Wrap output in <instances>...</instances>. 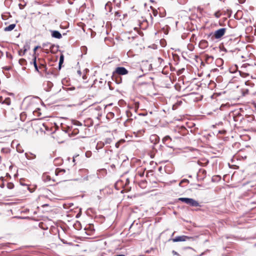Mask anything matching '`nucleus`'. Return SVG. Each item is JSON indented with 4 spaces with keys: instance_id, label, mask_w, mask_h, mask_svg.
<instances>
[{
    "instance_id": "44",
    "label": "nucleus",
    "mask_w": 256,
    "mask_h": 256,
    "mask_svg": "<svg viewBox=\"0 0 256 256\" xmlns=\"http://www.w3.org/2000/svg\"><path fill=\"white\" fill-rule=\"evenodd\" d=\"M209 84L210 86L213 85L214 86H216V84L214 82H210Z\"/></svg>"
},
{
    "instance_id": "43",
    "label": "nucleus",
    "mask_w": 256,
    "mask_h": 256,
    "mask_svg": "<svg viewBox=\"0 0 256 256\" xmlns=\"http://www.w3.org/2000/svg\"><path fill=\"white\" fill-rule=\"evenodd\" d=\"M82 78L84 80H86L87 78V76H86V74H84L82 76Z\"/></svg>"
},
{
    "instance_id": "60",
    "label": "nucleus",
    "mask_w": 256,
    "mask_h": 256,
    "mask_svg": "<svg viewBox=\"0 0 256 256\" xmlns=\"http://www.w3.org/2000/svg\"><path fill=\"white\" fill-rule=\"evenodd\" d=\"M0 186L2 188H4V184H0Z\"/></svg>"
},
{
    "instance_id": "16",
    "label": "nucleus",
    "mask_w": 256,
    "mask_h": 256,
    "mask_svg": "<svg viewBox=\"0 0 256 256\" xmlns=\"http://www.w3.org/2000/svg\"><path fill=\"white\" fill-rule=\"evenodd\" d=\"M238 69V65H232L228 68V70L230 73L234 74L237 72Z\"/></svg>"
},
{
    "instance_id": "36",
    "label": "nucleus",
    "mask_w": 256,
    "mask_h": 256,
    "mask_svg": "<svg viewBox=\"0 0 256 256\" xmlns=\"http://www.w3.org/2000/svg\"><path fill=\"white\" fill-rule=\"evenodd\" d=\"M152 14L154 16H156L158 15V12L156 10H154L152 11Z\"/></svg>"
},
{
    "instance_id": "28",
    "label": "nucleus",
    "mask_w": 256,
    "mask_h": 256,
    "mask_svg": "<svg viewBox=\"0 0 256 256\" xmlns=\"http://www.w3.org/2000/svg\"><path fill=\"white\" fill-rule=\"evenodd\" d=\"M64 61V56L61 54L59 62L58 64H63Z\"/></svg>"
},
{
    "instance_id": "11",
    "label": "nucleus",
    "mask_w": 256,
    "mask_h": 256,
    "mask_svg": "<svg viewBox=\"0 0 256 256\" xmlns=\"http://www.w3.org/2000/svg\"><path fill=\"white\" fill-rule=\"evenodd\" d=\"M51 33V36L52 38L60 39L62 38V34L60 32L56 30H50Z\"/></svg>"
},
{
    "instance_id": "19",
    "label": "nucleus",
    "mask_w": 256,
    "mask_h": 256,
    "mask_svg": "<svg viewBox=\"0 0 256 256\" xmlns=\"http://www.w3.org/2000/svg\"><path fill=\"white\" fill-rule=\"evenodd\" d=\"M42 47L43 48H48L49 47L50 49L54 47V45L50 44V42H47L46 43H44L42 44Z\"/></svg>"
},
{
    "instance_id": "33",
    "label": "nucleus",
    "mask_w": 256,
    "mask_h": 256,
    "mask_svg": "<svg viewBox=\"0 0 256 256\" xmlns=\"http://www.w3.org/2000/svg\"><path fill=\"white\" fill-rule=\"evenodd\" d=\"M85 155H86V156L87 157V158H90L91 156H92V152L90 151H87L86 153H85Z\"/></svg>"
},
{
    "instance_id": "3",
    "label": "nucleus",
    "mask_w": 256,
    "mask_h": 256,
    "mask_svg": "<svg viewBox=\"0 0 256 256\" xmlns=\"http://www.w3.org/2000/svg\"><path fill=\"white\" fill-rule=\"evenodd\" d=\"M194 240V238L189 237L186 236H180L175 237L172 239L174 242H184L188 240Z\"/></svg>"
},
{
    "instance_id": "49",
    "label": "nucleus",
    "mask_w": 256,
    "mask_h": 256,
    "mask_svg": "<svg viewBox=\"0 0 256 256\" xmlns=\"http://www.w3.org/2000/svg\"><path fill=\"white\" fill-rule=\"evenodd\" d=\"M74 88H67V90L68 91V90H74Z\"/></svg>"
},
{
    "instance_id": "26",
    "label": "nucleus",
    "mask_w": 256,
    "mask_h": 256,
    "mask_svg": "<svg viewBox=\"0 0 256 256\" xmlns=\"http://www.w3.org/2000/svg\"><path fill=\"white\" fill-rule=\"evenodd\" d=\"M238 72L240 75L242 77H243V78H246V76L249 75L248 74L246 73V72H242V71H240V70H238Z\"/></svg>"
},
{
    "instance_id": "31",
    "label": "nucleus",
    "mask_w": 256,
    "mask_h": 256,
    "mask_svg": "<svg viewBox=\"0 0 256 256\" xmlns=\"http://www.w3.org/2000/svg\"><path fill=\"white\" fill-rule=\"evenodd\" d=\"M185 70V68H180L178 71H177V74L178 75H180L181 74H182L184 72V71Z\"/></svg>"
},
{
    "instance_id": "5",
    "label": "nucleus",
    "mask_w": 256,
    "mask_h": 256,
    "mask_svg": "<svg viewBox=\"0 0 256 256\" xmlns=\"http://www.w3.org/2000/svg\"><path fill=\"white\" fill-rule=\"evenodd\" d=\"M162 143L164 144L168 148H173V146L172 144V139L169 136H166L162 140Z\"/></svg>"
},
{
    "instance_id": "45",
    "label": "nucleus",
    "mask_w": 256,
    "mask_h": 256,
    "mask_svg": "<svg viewBox=\"0 0 256 256\" xmlns=\"http://www.w3.org/2000/svg\"><path fill=\"white\" fill-rule=\"evenodd\" d=\"M16 150L19 153H22L24 152V150H21V149H19L18 147L16 148Z\"/></svg>"
},
{
    "instance_id": "13",
    "label": "nucleus",
    "mask_w": 256,
    "mask_h": 256,
    "mask_svg": "<svg viewBox=\"0 0 256 256\" xmlns=\"http://www.w3.org/2000/svg\"><path fill=\"white\" fill-rule=\"evenodd\" d=\"M30 48V46L28 44H26L24 46L22 49H21L18 50V54L20 56H24L26 52Z\"/></svg>"
},
{
    "instance_id": "6",
    "label": "nucleus",
    "mask_w": 256,
    "mask_h": 256,
    "mask_svg": "<svg viewBox=\"0 0 256 256\" xmlns=\"http://www.w3.org/2000/svg\"><path fill=\"white\" fill-rule=\"evenodd\" d=\"M140 70L144 72L142 75H140L138 78H141L144 75L148 73V72L152 69V65H140Z\"/></svg>"
},
{
    "instance_id": "38",
    "label": "nucleus",
    "mask_w": 256,
    "mask_h": 256,
    "mask_svg": "<svg viewBox=\"0 0 256 256\" xmlns=\"http://www.w3.org/2000/svg\"><path fill=\"white\" fill-rule=\"evenodd\" d=\"M120 16V12H115V16L117 17V18H118Z\"/></svg>"
},
{
    "instance_id": "52",
    "label": "nucleus",
    "mask_w": 256,
    "mask_h": 256,
    "mask_svg": "<svg viewBox=\"0 0 256 256\" xmlns=\"http://www.w3.org/2000/svg\"><path fill=\"white\" fill-rule=\"evenodd\" d=\"M172 253L174 254V255H178V253L176 252L175 250H172Z\"/></svg>"
},
{
    "instance_id": "32",
    "label": "nucleus",
    "mask_w": 256,
    "mask_h": 256,
    "mask_svg": "<svg viewBox=\"0 0 256 256\" xmlns=\"http://www.w3.org/2000/svg\"><path fill=\"white\" fill-rule=\"evenodd\" d=\"M245 84L246 85V86H250L252 87L254 85V84L253 83H252L251 82H250V80H247L245 82Z\"/></svg>"
},
{
    "instance_id": "8",
    "label": "nucleus",
    "mask_w": 256,
    "mask_h": 256,
    "mask_svg": "<svg viewBox=\"0 0 256 256\" xmlns=\"http://www.w3.org/2000/svg\"><path fill=\"white\" fill-rule=\"evenodd\" d=\"M53 86V84L50 81H45L42 84L43 88L46 92H50Z\"/></svg>"
},
{
    "instance_id": "23",
    "label": "nucleus",
    "mask_w": 256,
    "mask_h": 256,
    "mask_svg": "<svg viewBox=\"0 0 256 256\" xmlns=\"http://www.w3.org/2000/svg\"><path fill=\"white\" fill-rule=\"evenodd\" d=\"M10 98H6L4 99V100L2 102V104H4L8 106H9L10 104Z\"/></svg>"
},
{
    "instance_id": "40",
    "label": "nucleus",
    "mask_w": 256,
    "mask_h": 256,
    "mask_svg": "<svg viewBox=\"0 0 256 256\" xmlns=\"http://www.w3.org/2000/svg\"><path fill=\"white\" fill-rule=\"evenodd\" d=\"M79 155L78 154H76V155H74V156H73V158H72V162H75L76 161V158L77 156H78Z\"/></svg>"
},
{
    "instance_id": "25",
    "label": "nucleus",
    "mask_w": 256,
    "mask_h": 256,
    "mask_svg": "<svg viewBox=\"0 0 256 256\" xmlns=\"http://www.w3.org/2000/svg\"><path fill=\"white\" fill-rule=\"evenodd\" d=\"M188 198H180L178 199V201H180L186 204Z\"/></svg>"
},
{
    "instance_id": "51",
    "label": "nucleus",
    "mask_w": 256,
    "mask_h": 256,
    "mask_svg": "<svg viewBox=\"0 0 256 256\" xmlns=\"http://www.w3.org/2000/svg\"><path fill=\"white\" fill-rule=\"evenodd\" d=\"M77 73H78V74L80 76L82 75V72H81V70H78L77 71Z\"/></svg>"
},
{
    "instance_id": "21",
    "label": "nucleus",
    "mask_w": 256,
    "mask_h": 256,
    "mask_svg": "<svg viewBox=\"0 0 256 256\" xmlns=\"http://www.w3.org/2000/svg\"><path fill=\"white\" fill-rule=\"evenodd\" d=\"M31 57H32V60H30L28 62L30 64H36V56L34 54H32V56H31Z\"/></svg>"
},
{
    "instance_id": "14",
    "label": "nucleus",
    "mask_w": 256,
    "mask_h": 256,
    "mask_svg": "<svg viewBox=\"0 0 256 256\" xmlns=\"http://www.w3.org/2000/svg\"><path fill=\"white\" fill-rule=\"evenodd\" d=\"M172 65H165V66L162 68V73L164 74H168L169 73V68H172L170 66Z\"/></svg>"
},
{
    "instance_id": "39",
    "label": "nucleus",
    "mask_w": 256,
    "mask_h": 256,
    "mask_svg": "<svg viewBox=\"0 0 256 256\" xmlns=\"http://www.w3.org/2000/svg\"><path fill=\"white\" fill-rule=\"evenodd\" d=\"M70 128H66V129H63L62 130L65 132V133H68V131L70 130Z\"/></svg>"
},
{
    "instance_id": "20",
    "label": "nucleus",
    "mask_w": 256,
    "mask_h": 256,
    "mask_svg": "<svg viewBox=\"0 0 256 256\" xmlns=\"http://www.w3.org/2000/svg\"><path fill=\"white\" fill-rule=\"evenodd\" d=\"M74 227L76 230H80L82 228L81 224L79 222H76L74 224Z\"/></svg>"
},
{
    "instance_id": "22",
    "label": "nucleus",
    "mask_w": 256,
    "mask_h": 256,
    "mask_svg": "<svg viewBox=\"0 0 256 256\" xmlns=\"http://www.w3.org/2000/svg\"><path fill=\"white\" fill-rule=\"evenodd\" d=\"M125 142V140H124V139H121L119 141H118V142H116L115 144V146L116 148H118L120 146V144H122L124 142Z\"/></svg>"
},
{
    "instance_id": "56",
    "label": "nucleus",
    "mask_w": 256,
    "mask_h": 256,
    "mask_svg": "<svg viewBox=\"0 0 256 256\" xmlns=\"http://www.w3.org/2000/svg\"><path fill=\"white\" fill-rule=\"evenodd\" d=\"M61 241L64 243V244H70L71 243H67L66 242H65L64 240H62Z\"/></svg>"
},
{
    "instance_id": "42",
    "label": "nucleus",
    "mask_w": 256,
    "mask_h": 256,
    "mask_svg": "<svg viewBox=\"0 0 256 256\" xmlns=\"http://www.w3.org/2000/svg\"><path fill=\"white\" fill-rule=\"evenodd\" d=\"M214 16L216 18H218L220 16V14L218 12H216L214 14Z\"/></svg>"
},
{
    "instance_id": "2",
    "label": "nucleus",
    "mask_w": 256,
    "mask_h": 256,
    "mask_svg": "<svg viewBox=\"0 0 256 256\" xmlns=\"http://www.w3.org/2000/svg\"><path fill=\"white\" fill-rule=\"evenodd\" d=\"M66 174V176H64L63 178H69L70 174V170L68 169L67 170L64 168H56L55 170V174L56 176H62L64 174Z\"/></svg>"
},
{
    "instance_id": "47",
    "label": "nucleus",
    "mask_w": 256,
    "mask_h": 256,
    "mask_svg": "<svg viewBox=\"0 0 256 256\" xmlns=\"http://www.w3.org/2000/svg\"><path fill=\"white\" fill-rule=\"evenodd\" d=\"M144 172H140L139 174V176H140V177H143L144 176Z\"/></svg>"
},
{
    "instance_id": "64",
    "label": "nucleus",
    "mask_w": 256,
    "mask_h": 256,
    "mask_svg": "<svg viewBox=\"0 0 256 256\" xmlns=\"http://www.w3.org/2000/svg\"><path fill=\"white\" fill-rule=\"evenodd\" d=\"M110 114L111 116H114V114L113 112H110Z\"/></svg>"
},
{
    "instance_id": "41",
    "label": "nucleus",
    "mask_w": 256,
    "mask_h": 256,
    "mask_svg": "<svg viewBox=\"0 0 256 256\" xmlns=\"http://www.w3.org/2000/svg\"><path fill=\"white\" fill-rule=\"evenodd\" d=\"M248 93V90L246 89L243 92V95L245 96L246 94Z\"/></svg>"
},
{
    "instance_id": "29",
    "label": "nucleus",
    "mask_w": 256,
    "mask_h": 256,
    "mask_svg": "<svg viewBox=\"0 0 256 256\" xmlns=\"http://www.w3.org/2000/svg\"><path fill=\"white\" fill-rule=\"evenodd\" d=\"M133 120V118H128L126 121L125 122H124V125L125 126H127V124L128 122H132V121Z\"/></svg>"
},
{
    "instance_id": "37",
    "label": "nucleus",
    "mask_w": 256,
    "mask_h": 256,
    "mask_svg": "<svg viewBox=\"0 0 256 256\" xmlns=\"http://www.w3.org/2000/svg\"><path fill=\"white\" fill-rule=\"evenodd\" d=\"M189 182V180L187 179H183L181 182H180V185L181 184H182V182Z\"/></svg>"
},
{
    "instance_id": "53",
    "label": "nucleus",
    "mask_w": 256,
    "mask_h": 256,
    "mask_svg": "<svg viewBox=\"0 0 256 256\" xmlns=\"http://www.w3.org/2000/svg\"><path fill=\"white\" fill-rule=\"evenodd\" d=\"M40 48V46H36L34 49V52H35L36 51V50L38 48Z\"/></svg>"
},
{
    "instance_id": "55",
    "label": "nucleus",
    "mask_w": 256,
    "mask_h": 256,
    "mask_svg": "<svg viewBox=\"0 0 256 256\" xmlns=\"http://www.w3.org/2000/svg\"><path fill=\"white\" fill-rule=\"evenodd\" d=\"M58 70H60L62 67H64V65H58Z\"/></svg>"
},
{
    "instance_id": "1",
    "label": "nucleus",
    "mask_w": 256,
    "mask_h": 256,
    "mask_svg": "<svg viewBox=\"0 0 256 256\" xmlns=\"http://www.w3.org/2000/svg\"><path fill=\"white\" fill-rule=\"evenodd\" d=\"M35 70L37 71L41 76H47L53 74L52 68L48 69L46 65H34Z\"/></svg>"
},
{
    "instance_id": "34",
    "label": "nucleus",
    "mask_w": 256,
    "mask_h": 256,
    "mask_svg": "<svg viewBox=\"0 0 256 256\" xmlns=\"http://www.w3.org/2000/svg\"><path fill=\"white\" fill-rule=\"evenodd\" d=\"M117 0H114V2L116 3V5L118 8H120V2L119 1L116 2Z\"/></svg>"
},
{
    "instance_id": "63",
    "label": "nucleus",
    "mask_w": 256,
    "mask_h": 256,
    "mask_svg": "<svg viewBox=\"0 0 256 256\" xmlns=\"http://www.w3.org/2000/svg\"><path fill=\"white\" fill-rule=\"evenodd\" d=\"M0 180H4V177L1 176V177L0 178Z\"/></svg>"
},
{
    "instance_id": "30",
    "label": "nucleus",
    "mask_w": 256,
    "mask_h": 256,
    "mask_svg": "<svg viewBox=\"0 0 256 256\" xmlns=\"http://www.w3.org/2000/svg\"><path fill=\"white\" fill-rule=\"evenodd\" d=\"M126 115L128 118H130L132 116V114L130 110L126 111Z\"/></svg>"
},
{
    "instance_id": "50",
    "label": "nucleus",
    "mask_w": 256,
    "mask_h": 256,
    "mask_svg": "<svg viewBox=\"0 0 256 256\" xmlns=\"http://www.w3.org/2000/svg\"><path fill=\"white\" fill-rule=\"evenodd\" d=\"M170 66L172 68H169V70H170V71H174L175 70V68L172 66V65Z\"/></svg>"
},
{
    "instance_id": "10",
    "label": "nucleus",
    "mask_w": 256,
    "mask_h": 256,
    "mask_svg": "<svg viewBox=\"0 0 256 256\" xmlns=\"http://www.w3.org/2000/svg\"><path fill=\"white\" fill-rule=\"evenodd\" d=\"M112 80L114 81L116 84H120L122 82V78L121 76L118 74H114V72L112 73Z\"/></svg>"
},
{
    "instance_id": "15",
    "label": "nucleus",
    "mask_w": 256,
    "mask_h": 256,
    "mask_svg": "<svg viewBox=\"0 0 256 256\" xmlns=\"http://www.w3.org/2000/svg\"><path fill=\"white\" fill-rule=\"evenodd\" d=\"M2 68V72L5 74V75L7 77H9L10 76V74L8 73V72H4V71H9L12 70V67L11 66H4Z\"/></svg>"
},
{
    "instance_id": "61",
    "label": "nucleus",
    "mask_w": 256,
    "mask_h": 256,
    "mask_svg": "<svg viewBox=\"0 0 256 256\" xmlns=\"http://www.w3.org/2000/svg\"><path fill=\"white\" fill-rule=\"evenodd\" d=\"M28 190H29V191H30V192H33V190H30V188H29V187H28Z\"/></svg>"
},
{
    "instance_id": "18",
    "label": "nucleus",
    "mask_w": 256,
    "mask_h": 256,
    "mask_svg": "<svg viewBox=\"0 0 256 256\" xmlns=\"http://www.w3.org/2000/svg\"><path fill=\"white\" fill-rule=\"evenodd\" d=\"M221 180V176L219 175L214 176L212 178V182H218Z\"/></svg>"
},
{
    "instance_id": "54",
    "label": "nucleus",
    "mask_w": 256,
    "mask_h": 256,
    "mask_svg": "<svg viewBox=\"0 0 256 256\" xmlns=\"http://www.w3.org/2000/svg\"><path fill=\"white\" fill-rule=\"evenodd\" d=\"M146 182V180H142L140 182L141 184H144Z\"/></svg>"
},
{
    "instance_id": "48",
    "label": "nucleus",
    "mask_w": 256,
    "mask_h": 256,
    "mask_svg": "<svg viewBox=\"0 0 256 256\" xmlns=\"http://www.w3.org/2000/svg\"><path fill=\"white\" fill-rule=\"evenodd\" d=\"M62 160L59 158H55L54 162L56 163V161H62Z\"/></svg>"
},
{
    "instance_id": "46",
    "label": "nucleus",
    "mask_w": 256,
    "mask_h": 256,
    "mask_svg": "<svg viewBox=\"0 0 256 256\" xmlns=\"http://www.w3.org/2000/svg\"><path fill=\"white\" fill-rule=\"evenodd\" d=\"M89 72V70L87 68H86L84 70V74H86L87 72Z\"/></svg>"
},
{
    "instance_id": "35",
    "label": "nucleus",
    "mask_w": 256,
    "mask_h": 256,
    "mask_svg": "<svg viewBox=\"0 0 256 256\" xmlns=\"http://www.w3.org/2000/svg\"><path fill=\"white\" fill-rule=\"evenodd\" d=\"M74 124L76 125V126H82V124L80 122L78 121V120H76L74 122Z\"/></svg>"
},
{
    "instance_id": "24",
    "label": "nucleus",
    "mask_w": 256,
    "mask_h": 256,
    "mask_svg": "<svg viewBox=\"0 0 256 256\" xmlns=\"http://www.w3.org/2000/svg\"><path fill=\"white\" fill-rule=\"evenodd\" d=\"M150 140H156V142H155V144H156L157 142H158L160 140V138L156 136V135H154V136H152V137L150 138Z\"/></svg>"
},
{
    "instance_id": "57",
    "label": "nucleus",
    "mask_w": 256,
    "mask_h": 256,
    "mask_svg": "<svg viewBox=\"0 0 256 256\" xmlns=\"http://www.w3.org/2000/svg\"><path fill=\"white\" fill-rule=\"evenodd\" d=\"M6 176L9 178H11L10 175L8 173L6 174Z\"/></svg>"
},
{
    "instance_id": "4",
    "label": "nucleus",
    "mask_w": 256,
    "mask_h": 256,
    "mask_svg": "<svg viewBox=\"0 0 256 256\" xmlns=\"http://www.w3.org/2000/svg\"><path fill=\"white\" fill-rule=\"evenodd\" d=\"M226 31V28H220L214 32L213 36L216 39L220 38L224 34Z\"/></svg>"
},
{
    "instance_id": "58",
    "label": "nucleus",
    "mask_w": 256,
    "mask_h": 256,
    "mask_svg": "<svg viewBox=\"0 0 256 256\" xmlns=\"http://www.w3.org/2000/svg\"><path fill=\"white\" fill-rule=\"evenodd\" d=\"M218 70V69L217 68H214V69H212L211 72H216Z\"/></svg>"
},
{
    "instance_id": "12",
    "label": "nucleus",
    "mask_w": 256,
    "mask_h": 256,
    "mask_svg": "<svg viewBox=\"0 0 256 256\" xmlns=\"http://www.w3.org/2000/svg\"><path fill=\"white\" fill-rule=\"evenodd\" d=\"M198 46L201 49H205L208 46V42L206 40H202L199 42Z\"/></svg>"
},
{
    "instance_id": "7",
    "label": "nucleus",
    "mask_w": 256,
    "mask_h": 256,
    "mask_svg": "<svg viewBox=\"0 0 256 256\" xmlns=\"http://www.w3.org/2000/svg\"><path fill=\"white\" fill-rule=\"evenodd\" d=\"M114 74H118V75H125L128 74V70L124 67H118L114 72Z\"/></svg>"
},
{
    "instance_id": "62",
    "label": "nucleus",
    "mask_w": 256,
    "mask_h": 256,
    "mask_svg": "<svg viewBox=\"0 0 256 256\" xmlns=\"http://www.w3.org/2000/svg\"><path fill=\"white\" fill-rule=\"evenodd\" d=\"M111 167H112V168H115V165H114V164H112V165H111Z\"/></svg>"
},
{
    "instance_id": "59",
    "label": "nucleus",
    "mask_w": 256,
    "mask_h": 256,
    "mask_svg": "<svg viewBox=\"0 0 256 256\" xmlns=\"http://www.w3.org/2000/svg\"><path fill=\"white\" fill-rule=\"evenodd\" d=\"M15 218H20V219H22V218H23V217H21V216H16Z\"/></svg>"
},
{
    "instance_id": "27",
    "label": "nucleus",
    "mask_w": 256,
    "mask_h": 256,
    "mask_svg": "<svg viewBox=\"0 0 256 256\" xmlns=\"http://www.w3.org/2000/svg\"><path fill=\"white\" fill-rule=\"evenodd\" d=\"M7 188L10 190L14 188V184L12 182H8Z\"/></svg>"
},
{
    "instance_id": "9",
    "label": "nucleus",
    "mask_w": 256,
    "mask_h": 256,
    "mask_svg": "<svg viewBox=\"0 0 256 256\" xmlns=\"http://www.w3.org/2000/svg\"><path fill=\"white\" fill-rule=\"evenodd\" d=\"M186 204L190 205L191 206H200V203L198 201L192 198H188Z\"/></svg>"
},
{
    "instance_id": "17",
    "label": "nucleus",
    "mask_w": 256,
    "mask_h": 256,
    "mask_svg": "<svg viewBox=\"0 0 256 256\" xmlns=\"http://www.w3.org/2000/svg\"><path fill=\"white\" fill-rule=\"evenodd\" d=\"M16 26V25L15 24H10L8 26L4 28V30L5 32L11 31Z\"/></svg>"
}]
</instances>
